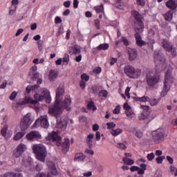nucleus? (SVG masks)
<instances>
[{
  "instance_id": "1",
  "label": "nucleus",
  "mask_w": 177,
  "mask_h": 177,
  "mask_svg": "<svg viewBox=\"0 0 177 177\" xmlns=\"http://www.w3.org/2000/svg\"><path fill=\"white\" fill-rule=\"evenodd\" d=\"M63 96H64V87L60 85L56 89L55 101L53 104L48 106V114L52 117H55L57 120L56 127L62 131L67 129V120L64 118L59 119V115L62 114V110L65 109L66 111L71 110V97L70 95H66L63 101Z\"/></svg>"
},
{
  "instance_id": "2",
  "label": "nucleus",
  "mask_w": 177,
  "mask_h": 177,
  "mask_svg": "<svg viewBox=\"0 0 177 177\" xmlns=\"http://www.w3.org/2000/svg\"><path fill=\"white\" fill-rule=\"evenodd\" d=\"M33 153L35 154V157L38 161L45 162L48 152L46 151V147L42 144H36L32 147Z\"/></svg>"
},
{
  "instance_id": "3",
  "label": "nucleus",
  "mask_w": 177,
  "mask_h": 177,
  "mask_svg": "<svg viewBox=\"0 0 177 177\" xmlns=\"http://www.w3.org/2000/svg\"><path fill=\"white\" fill-rule=\"evenodd\" d=\"M124 74L129 78H133L135 80V78H139L140 77V75L142 74V70L140 69H136L133 66L131 65H127L124 66Z\"/></svg>"
},
{
  "instance_id": "4",
  "label": "nucleus",
  "mask_w": 177,
  "mask_h": 177,
  "mask_svg": "<svg viewBox=\"0 0 177 177\" xmlns=\"http://www.w3.org/2000/svg\"><path fill=\"white\" fill-rule=\"evenodd\" d=\"M39 97L40 95L37 93L34 95L35 100L31 97H25L21 102H17V106H24L25 104H33V106H37V104H39Z\"/></svg>"
},
{
  "instance_id": "5",
  "label": "nucleus",
  "mask_w": 177,
  "mask_h": 177,
  "mask_svg": "<svg viewBox=\"0 0 177 177\" xmlns=\"http://www.w3.org/2000/svg\"><path fill=\"white\" fill-rule=\"evenodd\" d=\"M32 124V120L30 116V113H27L24 118L21 120L20 122V129L21 131H26L30 128V125Z\"/></svg>"
},
{
  "instance_id": "6",
  "label": "nucleus",
  "mask_w": 177,
  "mask_h": 177,
  "mask_svg": "<svg viewBox=\"0 0 177 177\" xmlns=\"http://www.w3.org/2000/svg\"><path fill=\"white\" fill-rule=\"evenodd\" d=\"M38 67L37 66H33L30 68V71L28 75L32 81H37V85L42 84V79L39 78V73L37 72Z\"/></svg>"
},
{
  "instance_id": "7",
  "label": "nucleus",
  "mask_w": 177,
  "mask_h": 177,
  "mask_svg": "<svg viewBox=\"0 0 177 177\" xmlns=\"http://www.w3.org/2000/svg\"><path fill=\"white\" fill-rule=\"evenodd\" d=\"M33 127L35 128H38V127H42V128H48L49 127V121L48 120L47 115H41L37 120H36L35 122L33 124Z\"/></svg>"
},
{
  "instance_id": "8",
  "label": "nucleus",
  "mask_w": 177,
  "mask_h": 177,
  "mask_svg": "<svg viewBox=\"0 0 177 177\" xmlns=\"http://www.w3.org/2000/svg\"><path fill=\"white\" fill-rule=\"evenodd\" d=\"M146 81L148 86H154L160 82V75H151V73L146 74Z\"/></svg>"
},
{
  "instance_id": "9",
  "label": "nucleus",
  "mask_w": 177,
  "mask_h": 177,
  "mask_svg": "<svg viewBox=\"0 0 177 177\" xmlns=\"http://www.w3.org/2000/svg\"><path fill=\"white\" fill-rule=\"evenodd\" d=\"M164 129H158L152 133V139L155 143H160L164 140Z\"/></svg>"
},
{
  "instance_id": "10",
  "label": "nucleus",
  "mask_w": 177,
  "mask_h": 177,
  "mask_svg": "<svg viewBox=\"0 0 177 177\" xmlns=\"http://www.w3.org/2000/svg\"><path fill=\"white\" fill-rule=\"evenodd\" d=\"M46 140H53V142H57V146H62V137L59 136L57 131H52L46 137Z\"/></svg>"
},
{
  "instance_id": "11",
  "label": "nucleus",
  "mask_w": 177,
  "mask_h": 177,
  "mask_svg": "<svg viewBox=\"0 0 177 177\" xmlns=\"http://www.w3.org/2000/svg\"><path fill=\"white\" fill-rule=\"evenodd\" d=\"M153 60L156 66H160V64H164L165 63V57L162 54L158 51H155L153 53Z\"/></svg>"
},
{
  "instance_id": "12",
  "label": "nucleus",
  "mask_w": 177,
  "mask_h": 177,
  "mask_svg": "<svg viewBox=\"0 0 177 177\" xmlns=\"http://www.w3.org/2000/svg\"><path fill=\"white\" fill-rule=\"evenodd\" d=\"M26 147V145L21 143L17 147V149H15L12 152V156L15 157V158H19L23 156V153H24V149Z\"/></svg>"
},
{
  "instance_id": "13",
  "label": "nucleus",
  "mask_w": 177,
  "mask_h": 177,
  "mask_svg": "<svg viewBox=\"0 0 177 177\" xmlns=\"http://www.w3.org/2000/svg\"><path fill=\"white\" fill-rule=\"evenodd\" d=\"M26 138L28 140H38L42 139V136L39 133V131H32L26 136Z\"/></svg>"
},
{
  "instance_id": "14",
  "label": "nucleus",
  "mask_w": 177,
  "mask_h": 177,
  "mask_svg": "<svg viewBox=\"0 0 177 177\" xmlns=\"http://www.w3.org/2000/svg\"><path fill=\"white\" fill-rule=\"evenodd\" d=\"M47 167L51 175H53L54 176H57V175H59V173L57 172V169L56 168V164L54 162H47Z\"/></svg>"
},
{
  "instance_id": "15",
  "label": "nucleus",
  "mask_w": 177,
  "mask_h": 177,
  "mask_svg": "<svg viewBox=\"0 0 177 177\" xmlns=\"http://www.w3.org/2000/svg\"><path fill=\"white\" fill-rule=\"evenodd\" d=\"M129 62H133L138 57V50L136 48H129L127 49Z\"/></svg>"
},
{
  "instance_id": "16",
  "label": "nucleus",
  "mask_w": 177,
  "mask_h": 177,
  "mask_svg": "<svg viewBox=\"0 0 177 177\" xmlns=\"http://www.w3.org/2000/svg\"><path fill=\"white\" fill-rule=\"evenodd\" d=\"M69 55H80L81 53V46L75 44L68 48Z\"/></svg>"
},
{
  "instance_id": "17",
  "label": "nucleus",
  "mask_w": 177,
  "mask_h": 177,
  "mask_svg": "<svg viewBox=\"0 0 177 177\" xmlns=\"http://www.w3.org/2000/svg\"><path fill=\"white\" fill-rule=\"evenodd\" d=\"M134 37L136 39V44L138 45L140 48H142V46H146L147 44L146 41L142 40V36L139 33H135Z\"/></svg>"
},
{
  "instance_id": "18",
  "label": "nucleus",
  "mask_w": 177,
  "mask_h": 177,
  "mask_svg": "<svg viewBox=\"0 0 177 177\" xmlns=\"http://www.w3.org/2000/svg\"><path fill=\"white\" fill-rule=\"evenodd\" d=\"M170 89H171V87L169 86V82H164L163 88L160 93L161 97H165V96H167Z\"/></svg>"
},
{
  "instance_id": "19",
  "label": "nucleus",
  "mask_w": 177,
  "mask_h": 177,
  "mask_svg": "<svg viewBox=\"0 0 177 177\" xmlns=\"http://www.w3.org/2000/svg\"><path fill=\"white\" fill-rule=\"evenodd\" d=\"M44 100H46V103H50L52 100L50 99V93L49 91H46L42 95H40L39 102H44Z\"/></svg>"
},
{
  "instance_id": "20",
  "label": "nucleus",
  "mask_w": 177,
  "mask_h": 177,
  "mask_svg": "<svg viewBox=\"0 0 177 177\" xmlns=\"http://www.w3.org/2000/svg\"><path fill=\"white\" fill-rule=\"evenodd\" d=\"M70 150V139L65 138L64 142L62 145V151L64 154L68 153Z\"/></svg>"
},
{
  "instance_id": "21",
  "label": "nucleus",
  "mask_w": 177,
  "mask_h": 177,
  "mask_svg": "<svg viewBox=\"0 0 177 177\" xmlns=\"http://www.w3.org/2000/svg\"><path fill=\"white\" fill-rule=\"evenodd\" d=\"M145 29V24L143 21L135 23L134 30L136 34H140V32H143V30Z\"/></svg>"
},
{
  "instance_id": "22",
  "label": "nucleus",
  "mask_w": 177,
  "mask_h": 177,
  "mask_svg": "<svg viewBox=\"0 0 177 177\" xmlns=\"http://www.w3.org/2000/svg\"><path fill=\"white\" fill-rule=\"evenodd\" d=\"M86 158V156L83 154L82 153H77L75 154V157L73 158V161H78V162H84Z\"/></svg>"
},
{
  "instance_id": "23",
  "label": "nucleus",
  "mask_w": 177,
  "mask_h": 177,
  "mask_svg": "<svg viewBox=\"0 0 177 177\" xmlns=\"http://www.w3.org/2000/svg\"><path fill=\"white\" fill-rule=\"evenodd\" d=\"M131 16L135 19V20L137 21V23L143 21V16H142V14H140L139 12L136 10L131 11Z\"/></svg>"
},
{
  "instance_id": "24",
  "label": "nucleus",
  "mask_w": 177,
  "mask_h": 177,
  "mask_svg": "<svg viewBox=\"0 0 177 177\" xmlns=\"http://www.w3.org/2000/svg\"><path fill=\"white\" fill-rule=\"evenodd\" d=\"M165 5L168 9L175 10L177 8V1H175L174 0H169L165 3Z\"/></svg>"
},
{
  "instance_id": "25",
  "label": "nucleus",
  "mask_w": 177,
  "mask_h": 177,
  "mask_svg": "<svg viewBox=\"0 0 177 177\" xmlns=\"http://www.w3.org/2000/svg\"><path fill=\"white\" fill-rule=\"evenodd\" d=\"M2 177H23V174L21 173L8 171L6 174H4Z\"/></svg>"
},
{
  "instance_id": "26",
  "label": "nucleus",
  "mask_w": 177,
  "mask_h": 177,
  "mask_svg": "<svg viewBox=\"0 0 177 177\" xmlns=\"http://www.w3.org/2000/svg\"><path fill=\"white\" fill-rule=\"evenodd\" d=\"M92 139H93V134H88L86 140L88 149H92L93 147V141Z\"/></svg>"
},
{
  "instance_id": "27",
  "label": "nucleus",
  "mask_w": 177,
  "mask_h": 177,
  "mask_svg": "<svg viewBox=\"0 0 177 177\" xmlns=\"http://www.w3.org/2000/svg\"><path fill=\"white\" fill-rule=\"evenodd\" d=\"M163 16L166 21H172V19H174V12H172L171 10H169L166 12V14H164Z\"/></svg>"
},
{
  "instance_id": "28",
  "label": "nucleus",
  "mask_w": 177,
  "mask_h": 177,
  "mask_svg": "<svg viewBox=\"0 0 177 177\" xmlns=\"http://www.w3.org/2000/svg\"><path fill=\"white\" fill-rule=\"evenodd\" d=\"M48 78L51 82H53V81L57 78V72L53 69L50 70L49 72Z\"/></svg>"
},
{
  "instance_id": "29",
  "label": "nucleus",
  "mask_w": 177,
  "mask_h": 177,
  "mask_svg": "<svg viewBox=\"0 0 177 177\" xmlns=\"http://www.w3.org/2000/svg\"><path fill=\"white\" fill-rule=\"evenodd\" d=\"M162 46L164 49H165V50H167V52H171V50H172V48H174V46H171V44H169V42L167 40H163Z\"/></svg>"
},
{
  "instance_id": "30",
  "label": "nucleus",
  "mask_w": 177,
  "mask_h": 177,
  "mask_svg": "<svg viewBox=\"0 0 177 177\" xmlns=\"http://www.w3.org/2000/svg\"><path fill=\"white\" fill-rule=\"evenodd\" d=\"M24 135H26V131H19L14 136L13 139L15 141L20 140V139H21V138H23Z\"/></svg>"
},
{
  "instance_id": "31",
  "label": "nucleus",
  "mask_w": 177,
  "mask_h": 177,
  "mask_svg": "<svg viewBox=\"0 0 177 177\" xmlns=\"http://www.w3.org/2000/svg\"><path fill=\"white\" fill-rule=\"evenodd\" d=\"M87 109L88 110H92L93 111H95V110H97V107L96 106V105H95V102L93 101H90L88 102Z\"/></svg>"
},
{
  "instance_id": "32",
  "label": "nucleus",
  "mask_w": 177,
  "mask_h": 177,
  "mask_svg": "<svg viewBox=\"0 0 177 177\" xmlns=\"http://www.w3.org/2000/svg\"><path fill=\"white\" fill-rule=\"evenodd\" d=\"M122 161L126 165H133L135 164V161L129 158H123Z\"/></svg>"
},
{
  "instance_id": "33",
  "label": "nucleus",
  "mask_w": 177,
  "mask_h": 177,
  "mask_svg": "<svg viewBox=\"0 0 177 177\" xmlns=\"http://www.w3.org/2000/svg\"><path fill=\"white\" fill-rule=\"evenodd\" d=\"M109 48H110V45H109V44H102L97 47V50H107Z\"/></svg>"
},
{
  "instance_id": "34",
  "label": "nucleus",
  "mask_w": 177,
  "mask_h": 177,
  "mask_svg": "<svg viewBox=\"0 0 177 177\" xmlns=\"http://www.w3.org/2000/svg\"><path fill=\"white\" fill-rule=\"evenodd\" d=\"M94 9L97 13H104V7L103 4L94 7Z\"/></svg>"
},
{
  "instance_id": "35",
  "label": "nucleus",
  "mask_w": 177,
  "mask_h": 177,
  "mask_svg": "<svg viewBox=\"0 0 177 177\" xmlns=\"http://www.w3.org/2000/svg\"><path fill=\"white\" fill-rule=\"evenodd\" d=\"M171 80H172V74L169 71H167V73H165V82H171Z\"/></svg>"
},
{
  "instance_id": "36",
  "label": "nucleus",
  "mask_w": 177,
  "mask_h": 177,
  "mask_svg": "<svg viewBox=\"0 0 177 177\" xmlns=\"http://www.w3.org/2000/svg\"><path fill=\"white\" fill-rule=\"evenodd\" d=\"M150 115L149 113H146L145 112H142V113H140L138 115V120H140V121H143L145 120H146L147 118H149V116Z\"/></svg>"
},
{
  "instance_id": "37",
  "label": "nucleus",
  "mask_w": 177,
  "mask_h": 177,
  "mask_svg": "<svg viewBox=\"0 0 177 177\" xmlns=\"http://www.w3.org/2000/svg\"><path fill=\"white\" fill-rule=\"evenodd\" d=\"M160 100H161V99L158 98V100L156 98H152L150 99L149 100H148V102H149V104L151 106H157V104H158V102H160Z\"/></svg>"
},
{
  "instance_id": "38",
  "label": "nucleus",
  "mask_w": 177,
  "mask_h": 177,
  "mask_svg": "<svg viewBox=\"0 0 177 177\" xmlns=\"http://www.w3.org/2000/svg\"><path fill=\"white\" fill-rule=\"evenodd\" d=\"M120 133H122V129H113L111 131V134L113 135V136H118Z\"/></svg>"
},
{
  "instance_id": "39",
  "label": "nucleus",
  "mask_w": 177,
  "mask_h": 177,
  "mask_svg": "<svg viewBox=\"0 0 177 177\" xmlns=\"http://www.w3.org/2000/svg\"><path fill=\"white\" fill-rule=\"evenodd\" d=\"M140 107H141V109H143L142 113H145L147 114L150 115V106H149L147 105H141Z\"/></svg>"
},
{
  "instance_id": "40",
  "label": "nucleus",
  "mask_w": 177,
  "mask_h": 177,
  "mask_svg": "<svg viewBox=\"0 0 177 177\" xmlns=\"http://www.w3.org/2000/svg\"><path fill=\"white\" fill-rule=\"evenodd\" d=\"M98 96L99 97H107V96H109V93L107 92V90H101Z\"/></svg>"
},
{
  "instance_id": "41",
  "label": "nucleus",
  "mask_w": 177,
  "mask_h": 177,
  "mask_svg": "<svg viewBox=\"0 0 177 177\" xmlns=\"http://www.w3.org/2000/svg\"><path fill=\"white\" fill-rule=\"evenodd\" d=\"M92 91H93V93H94L95 95H99L102 90H100V87L97 86H94L92 87Z\"/></svg>"
},
{
  "instance_id": "42",
  "label": "nucleus",
  "mask_w": 177,
  "mask_h": 177,
  "mask_svg": "<svg viewBox=\"0 0 177 177\" xmlns=\"http://www.w3.org/2000/svg\"><path fill=\"white\" fill-rule=\"evenodd\" d=\"M121 42H123L124 46H129V41L127 37L122 36L120 39Z\"/></svg>"
},
{
  "instance_id": "43",
  "label": "nucleus",
  "mask_w": 177,
  "mask_h": 177,
  "mask_svg": "<svg viewBox=\"0 0 177 177\" xmlns=\"http://www.w3.org/2000/svg\"><path fill=\"white\" fill-rule=\"evenodd\" d=\"M70 61V56L68 54H65L64 57H63V63H65V66H67L68 64V62Z\"/></svg>"
},
{
  "instance_id": "44",
  "label": "nucleus",
  "mask_w": 177,
  "mask_h": 177,
  "mask_svg": "<svg viewBox=\"0 0 177 177\" xmlns=\"http://www.w3.org/2000/svg\"><path fill=\"white\" fill-rule=\"evenodd\" d=\"M164 160H165V156H158L156 158L157 164H162V161H164Z\"/></svg>"
},
{
  "instance_id": "45",
  "label": "nucleus",
  "mask_w": 177,
  "mask_h": 177,
  "mask_svg": "<svg viewBox=\"0 0 177 177\" xmlns=\"http://www.w3.org/2000/svg\"><path fill=\"white\" fill-rule=\"evenodd\" d=\"M106 126H107V129H114V128H115L116 127V124H114V122H107Z\"/></svg>"
},
{
  "instance_id": "46",
  "label": "nucleus",
  "mask_w": 177,
  "mask_h": 177,
  "mask_svg": "<svg viewBox=\"0 0 177 177\" xmlns=\"http://www.w3.org/2000/svg\"><path fill=\"white\" fill-rule=\"evenodd\" d=\"M154 157H156V155L153 152L148 153L147 156V158L149 161H153L154 160Z\"/></svg>"
},
{
  "instance_id": "47",
  "label": "nucleus",
  "mask_w": 177,
  "mask_h": 177,
  "mask_svg": "<svg viewBox=\"0 0 177 177\" xmlns=\"http://www.w3.org/2000/svg\"><path fill=\"white\" fill-rule=\"evenodd\" d=\"M17 96V92L12 91L9 97V99H10V100H15L16 99Z\"/></svg>"
},
{
  "instance_id": "48",
  "label": "nucleus",
  "mask_w": 177,
  "mask_h": 177,
  "mask_svg": "<svg viewBox=\"0 0 177 177\" xmlns=\"http://www.w3.org/2000/svg\"><path fill=\"white\" fill-rule=\"evenodd\" d=\"M120 111H121V106L120 105H118L113 109V114H120Z\"/></svg>"
},
{
  "instance_id": "49",
  "label": "nucleus",
  "mask_w": 177,
  "mask_h": 177,
  "mask_svg": "<svg viewBox=\"0 0 177 177\" xmlns=\"http://www.w3.org/2000/svg\"><path fill=\"white\" fill-rule=\"evenodd\" d=\"M81 80L88 82L89 81V75H86V73H83L81 75Z\"/></svg>"
},
{
  "instance_id": "50",
  "label": "nucleus",
  "mask_w": 177,
  "mask_h": 177,
  "mask_svg": "<svg viewBox=\"0 0 177 177\" xmlns=\"http://www.w3.org/2000/svg\"><path fill=\"white\" fill-rule=\"evenodd\" d=\"M117 147L118 149H120L121 150H125V149H127V145H125V144L124 143H118L117 144Z\"/></svg>"
},
{
  "instance_id": "51",
  "label": "nucleus",
  "mask_w": 177,
  "mask_h": 177,
  "mask_svg": "<svg viewBox=\"0 0 177 177\" xmlns=\"http://www.w3.org/2000/svg\"><path fill=\"white\" fill-rule=\"evenodd\" d=\"M131 91V87L127 86L125 90L124 95L127 96L128 99H131V95L129 94V91Z\"/></svg>"
},
{
  "instance_id": "52",
  "label": "nucleus",
  "mask_w": 177,
  "mask_h": 177,
  "mask_svg": "<svg viewBox=\"0 0 177 177\" xmlns=\"http://www.w3.org/2000/svg\"><path fill=\"white\" fill-rule=\"evenodd\" d=\"M135 136H136V138H138V139H140V138L143 137V132H142L140 131H137L135 133Z\"/></svg>"
},
{
  "instance_id": "53",
  "label": "nucleus",
  "mask_w": 177,
  "mask_h": 177,
  "mask_svg": "<svg viewBox=\"0 0 177 177\" xmlns=\"http://www.w3.org/2000/svg\"><path fill=\"white\" fill-rule=\"evenodd\" d=\"M137 5H138V6H145V5H146V1L145 0H137Z\"/></svg>"
},
{
  "instance_id": "54",
  "label": "nucleus",
  "mask_w": 177,
  "mask_h": 177,
  "mask_svg": "<svg viewBox=\"0 0 177 177\" xmlns=\"http://www.w3.org/2000/svg\"><path fill=\"white\" fill-rule=\"evenodd\" d=\"M94 23H95V26L97 30H100V20L97 19L94 21Z\"/></svg>"
},
{
  "instance_id": "55",
  "label": "nucleus",
  "mask_w": 177,
  "mask_h": 177,
  "mask_svg": "<svg viewBox=\"0 0 177 177\" xmlns=\"http://www.w3.org/2000/svg\"><path fill=\"white\" fill-rule=\"evenodd\" d=\"M124 110H126V111H129L131 110V106L128 104V102H125L123 105Z\"/></svg>"
},
{
  "instance_id": "56",
  "label": "nucleus",
  "mask_w": 177,
  "mask_h": 177,
  "mask_svg": "<svg viewBox=\"0 0 177 177\" xmlns=\"http://www.w3.org/2000/svg\"><path fill=\"white\" fill-rule=\"evenodd\" d=\"M84 153L86 154H91V156H93V154H95V151H93V150L88 149H86Z\"/></svg>"
},
{
  "instance_id": "57",
  "label": "nucleus",
  "mask_w": 177,
  "mask_h": 177,
  "mask_svg": "<svg viewBox=\"0 0 177 177\" xmlns=\"http://www.w3.org/2000/svg\"><path fill=\"white\" fill-rule=\"evenodd\" d=\"M63 31H64V27H63V26H61L58 28V33L57 35V37H59V35H60L61 34H63Z\"/></svg>"
},
{
  "instance_id": "58",
  "label": "nucleus",
  "mask_w": 177,
  "mask_h": 177,
  "mask_svg": "<svg viewBox=\"0 0 177 177\" xmlns=\"http://www.w3.org/2000/svg\"><path fill=\"white\" fill-rule=\"evenodd\" d=\"M149 100H150V97H149V96H142L141 97V102H149Z\"/></svg>"
},
{
  "instance_id": "59",
  "label": "nucleus",
  "mask_w": 177,
  "mask_h": 177,
  "mask_svg": "<svg viewBox=\"0 0 177 177\" xmlns=\"http://www.w3.org/2000/svg\"><path fill=\"white\" fill-rule=\"evenodd\" d=\"M63 20H62V18L60 17H56L55 19V24H60Z\"/></svg>"
},
{
  "instance_id": "60",
  "label": "nucleus",
  "mask_w": 177,
  "mask_h": 177,
  "mask_svg": "<svg viewBox=\"0 0 177 177\" xmlns=\"http://www.w3.org/2000/svg\"><path fill=\"white\" fill-rule=\"evenodd\" d=\"M80 86L82 88V89H85V86H86V82H85L84 80L80 81Z\"/></svg>"
},
{
  "instance_id": "61",
  "label": "nucleus",
  "mask_w": 177,
  "mask_h": 177,
  "mask_svg": "<svg viewBox=\"0 0 177 177\" xmlns=\"http://www.w3.org/2000/svg\"><path fill=\"white\" fill-rule=\"evenodd\" d=\"M42 165H39V164H37L36 165V167H35V170L37 171V172H41V171H42Z\"/></svg>"
},
{
  "instance_id": "62",
  "label": "nucleus",
  "mask_w": 177,
  "mask_h": 177,
  "mask_svg": "<svg viewBox=\"0 0 177 177\" xmlns=\"http://www.w3.org/2000/svg\"><path fill=\"white\" fill-rule=\"evenodd\" d=\"M170 52H171V56H173V57H175V56H176L177 53H176V48H172L171 50H170Z\"/></svg>"
},
{
  "instance_id": "63",
  "label": "nucleus",
  "mask_w": 177,
  "mask_h": 177,
  "mask_svg": "<svg viewBox=\"0 0 177 177\" xmlns=\"http://www.w3.org/2000/svg\"><path fill=\"white\" fill-rule=\"evenodd\" d=\"M93 132H97V131H99V124H93Z\"/></svg>"
},
{
  "instance_id": "64",
  "label": "nucleus",
  "mask_w": 177,
  "mask_h": 177,
  "mask_svg": "<svg viewBox=\"0 0 177 177\" xmlns=\"http://www.w3.org/2000/svg\"><path fill=\"white\" fill-rule=\"evenodd\" d=\"M95 140L97 142H99L100 140V131H97L95 133Z\"/></svg>"
}]
</instances>
